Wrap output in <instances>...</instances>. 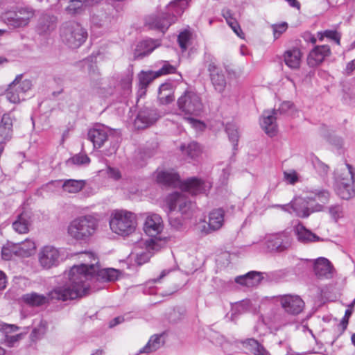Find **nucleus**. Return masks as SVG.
Masks as SVG:
<instances>
[{"mask_svg":"<svg viewBox=\"0 0 355 355\" xmlns=\"http://www.w3.org/2000/svg\"><path fill=\"white\" fill-rule=\"evenodd\" d=\"M71 282L72 288L69 287L67 284L59 286L49 291L46 295L37 293H27L23 295L22 298L25 303L32 306H40L49 302L67 301L79 298L84 291L83 288H76V284L80 280L82 276H78V269L74 268L71 271Z\"/></svg>","mask_w":355,"mask_h":355,"instance_id":"f257e3e1","label":"nucleus"},{"mask_svg":"<svg viewBox=\"0 0 355 355\" xmlns=\"http://www.w3.org/2000/svg\"><path fill=\"white\" fill-rule=\"evenodd\" d=\"M211 187L209 182L202 180L197 178L187 180L182 184L181 192H174L166 199V203L170 211L178 210L182 215H189L193 205L187 198L186 193L197 195L206 193Z\"/></svg>","mask_w":355,"mask_h":355,"instance_id":"f03ea898","label":"nucleus"},{"mask_svg":"<svg viewBox=\"0 0 355 355\" xmlns=\"http://www.w3.org/2000/svg\"><path fill=\"white\" fill-rule=\"evenodd\" d=\"M79 259L84 263L73 266L68 273V279L69 281L66 283L69 287L72 288V285H71V271L74 268L78 269V272L79 276H83L80 278V280H78L76 284V288H83L84 291L80 294V297H82L89 293L90 289V284L89 283V279H91L93 273L96 272V268L97 267L98 263V259L96 255L92 252H82L78 254Z\"/></svg>","mask_w":355,"mask_h":355,"instance_id":"7ed1b4c3","label":"nucleus"},{"mask_svg":"<svg viewBox=\"0 0 355 355\" xmlns=\"http://www.w3.org/2000/svg\"><path fill=\"white\" fill-rule=\"evenodd\" d=\"M189 5V0H173L168 4L164 12L152 17L148 24L151 28L164 33L184 13Z\"/></svg>","mask_w":355,"mask_h":355,"instance_id":"20e7f679","label":"nucleus"},{"mask_svg":"<svg viewBox=\"0 0 355 355\" xmlns=\"http://www.w3.org/2000/svg\"><path fill=\"white\" fill-rule=\"evenodd\" d=\"M98 220L92 215H85L73 219L68 226V233L76 241H87L96 232Z\"/></svg>","mask_w":355,"mask_h":355,"instance_id":"39448f33","label":"nucleus"},{"mask_svg":"<svg viewBox=\"0 0 355 355\" xmlns=\"http://www.w3.org/2000/svg\"><path fill=\"white\" fill-rule=\"evenodd\" d=\"M164 230V223L162 217L157 214H149L146 218L144 224L145 233L152 237L146 241V248L148 250H160L166 243V237H162L160 234Z\"/></svg>","mask_w":355,"mask_h":355,"instance_id":"423d86ee","label":"nucleus"},{"mask_svg":"<svg viewBox=\"0 0 355 355\" xmlns=\"http://www.w3.org/2000/svg\"><path fill=\"white\" fill-rule=\"evenodd\" d=\"M110 226L115 234L122 236H129L136 230V215L127 210H114L110 216Z\"/></svg>","mask_w":355,"mask_h":355,"instance_id":"0eeeda50","label":"nucleus"},{"mask_svg":"<svg viewBox=\"0 0 355 355\" xmlns=\"http://www.w3.org/2000/svg\"><path fill=\"white\" fill-rule=\"evenodd\" d=\"M61 37L69 48L75 49L85 42L87 33L79 23L69 21L64 24L62 27Z\"/></svg>","mask_w":355,"mask_h":355,"instance_id":"6e6552de","label":"nucleus"},{"mask_svg":"<svg viewBox=\"0 0 355 355\" xmlns=\"http://www.w3.org/2000/svg\"><path fill=\"white\" fill-rule=\"evenodd\" d=\"M34 15L35 11L30 7H16L3 12L1 17L7 26L17 28L26 26Z\"/></svg>","mask_w":355,"mask_h":355,"instance_id":"1a4fd4ad","label":"nucleus"},{"mask_svg":"<svg viewBox=\"0 0 355 355\" xmlns=\"http://www.w3.org/2000/svg\"><path fill=\"white\" fill-rule=\"evenodd\" d=\"M178 109L185 115L198 116L203 111V103L200 95L191 90L185 91L178 99Z\"/></svg>","mask_w":355,"mask_h":355,"instance_id":"9d476101","label":"nucleus"},{"mask_svg":"<svg viewBox=\"0 0 355 355\" xmlns=\"http://www.w3.org/2000/svg\"><path fill=\"white\" fill-rule=\"evenodd\" d=\"M32 81L23 79V75H17L15 80L8 85L5 95L6 99L12 103H19L26 99V94L32 88Z\"/></svg>","mask_w":355,"mask_h":355,"instance_id":"9b49d317","label":"nucleus"},{"mask_svg":"<svg viewBox=\"0 0 355 355\" xmlns=\"http://www.w3.org/2000/svg\"><path fill=\"white\" fill-rule=\"evenodd\" d=\"M294 110V105L289 101L283 102L278 110H266L262 114L261 125L265 132L269 136L275 135L277 132L276 119L277 115L291 114Z\"/></svg>","mask_w":355,"mask_h":355,"instance_id":"f8f14e48","label":"nucleus"},{"mask_svg":"<svg viewBox=\"0 0 355 355\" xmlns=\"http://www.w3.org/2000/svg\"><path fill=\"white\" fill-rule=\"evenodd\" d=\"M115 130L103 124H96L88 132V139L93 143L94 148H101L104 143L112 139Z\"/></svg>","mask_w":355,"mask_h":355,"instance_id":"ddd939ff","label":"nucleus"},{"mask_svg":"<svg viewBox=\"0 0 355 355\" xmlns=\"http://www.w3.org/2000/svg\"><path fill=\"white\" fill-rule=\"evenodd\" d=\"M277 301L280 303L284 311L290 315L300 314L304 309V302L297 295H283L277 297Z\"/></svg>","mask_w":355,"mask_h":355,"instance_id":"4468645a","label":"nucleus"},{"mask_svg":"<svg viewBox=\"0 0 355 355\" xmlns=\"http://www.w3.org/2000/svg\"><path fill=\"white\" fill-rule=\"evenodd\" d=\"M38 259L42 268L46 269L51 268L59 264L61 260L60 252L53 246H44L40 250L38 254Z\"/></svg>","mask_w":355,"mask_h":355,"instance_id":"2eb2a0df","label":"nucleus"},{"mask_svg":"<svg viewBox=\"0 0 355 355\" xmlns=\"http://www.w3.org/2000/svg\"><path fill=\"white\" fill-rule=\"evenodd\" d=\"M346 167L347 168V178H343L338 182L336 192L341 198L348 200L355 194L353 187L354 174L351 165L346 164Z\"/></svg>","mask_w":355,"mask_h":355,"instance_id":"dca6fc26","label":"nucleus"},{"mask_svg":"<svg viewBox=\"0 0 355 355\" xmlns=\"http://www.w3.org/2000/svg\"><path fill=\"white\" fill-rule=\"evenodd\" d=\"M313 272L319 279H330L335 277L336 272L331 261L324 257L313 260Z\"/></svg>","mask_w":355,"mask_h":355,"instance_id":"f3484780","label":"nucleus"},{"mask_svg":"<svg viewBox=\"0 0 355 355\" xmlns=\"http://www.w3.org/2000/svg\"><path fill=\"white\" fill-rule=\"evenodd\" d=\"M267 249L272 252H282L291 246L289 237L284 233L268 235L266 239Z\"/></svg>","mask_w":355,"mask_h":355,"instance_id":"a211bd4d","label":"nucleus"},{"mask_svg":"<svg viewBox=\"0 0 355 355\" xmlns=\"http://www.w3.org/2000/svg\"><path fill=\"white\" fill-rule=\"evenodd\" d=\"M159 118V114L156 109L144 107L138 112L134 125L137 129H144L155 123Z\"/></svg>","mask_w":355,"mask_h":355,"instance_id":"6ab92c4d","label":"nucleus"},{"mask_svg":"<svg viewBox=\"0 0 355 355\" xmlns=\"http://www.w3.org/2000/svg\"><path fill=\"white\" fill-rule=\"evenodd\" d=\"M96 272L93 273V276L91 279H89L90 284L91 290H96L94 286H92V283L99 282H114L118 279L121 275V271L113 268H107L100 269L99 266L96 268Z\"/></svg>","mask_w":355,"mask_h":355,"instance_id":"aec40b11","label":"nucleus"},{"mask_svg":"<svg viewBox=\"0 0 355 355\" xmlns=\"http://www.w3.org/2000/svg\"><path fill=\"white\" fill-rule=\"evenodd\" d=\"M211 82L214 89L218 92H223L226 87V79L223 70L218 67L216 61L211 60L207 64Z\"/></svg>","mask_w":355,"mask_h":355,"instance_id":"412c9836","label":"nucleus"},{"mask_svg":"<svg viewBox=\"0 0 355 355\" xmlns=\"http://www.w3.org/2000/svg\"><path fill=\"white\" fill-rule=\"evenodd\" d=\"M275 207H281L283 210L290 213L295 212L296 216L302 218L308 217L311 211L308 207V203L305 199L302 198H295L291 205H275Z\"/></svg>","mask_w":355,"mask_h":355,"instance_id":"4be33fe9","label":"nucleus"},{"mask_svg":"<svg viewBox=\"0 0 355 355\" xmlns=\"http://www.w3.org/2000/svg\"><path fill=\"white\" fill-rule=\"evenodd\" d=\"M331 54V49L328 45L315 46L309 53L307 64L314 67L321 64L325 58Z\"/></svg>","mask_w":355,"mask_h":355,"instance_id":"5701e85b","label":"nucleus"},{"mask_svg":"<svg viewBox=\"0 0 355 355\" xmlns=\"http://www.w3.org/2000/svg\"><path fill=\"white\" fill-rule=\"evenodd\" d=\"M113 19V15L110 12V9L102 8L93 12L90 16V20L92 26L96 28H103L108 26Z\"/></svg>","mask_w":355,"mask_h":355,"instance_id":"b1692460","label":"nucleus"},{"mask_svg":"<svg viewBox=\"0 0 355 355\" xmlns=\"http://www.w3.org/2000/svg\"><path fill=\"white\" fill-rule=\"evenodd\" d=\"M160 45L158 40L147 39L139 42L135 51V58H141L149 53Z\"/></svg>","mask_w":355,"mask_h":355,"instance_id":"393cba45","label":"nucleus"},{"mask_svg":"<svg viewBox=\"0 0 355 355\" xmlns=\"http://www.w3.org/2000/svg\"><path fill=\"white\" fill-rule=\"evenodd\" d=\"M31 223V214L27 211H23L17 216V218L12 222V226L16 232L26 234L29 231Z\"/></svg>","mask_w":355,"mask_h":355,"instance_id":"a878e982","label":"nucleus"},{"mask_svg":"<svg viewBox=\"0 0 355 355\" xmlns=\"http://www.w3.org/2000/svg\"><path fill=\"white\" fill-rule=\"evenodd\" d=\"M295 234L297 240L303 243L323 241L322 239L311 232L300 223L295 227Z\"/></svg>","mask_w":355,"mask_h":355,"instance_id":"bb28decb","label":"nucleus"},{"mask_svg":"<svg viewBox=\"0 0 355 355\" xmlns=\"http://www.w3.org/2000/svg\"><path fill=\"white\" fill-rule=\"evenodd\" d=\"M262 279V273L250 271L245 275L236 277L235 282L247 287H254L257 286Z\"/></svg>","mask_w":355,"mask_h":355,"instance_id":"cd10ccee","label":"nucleus"},{"mask_svg":"<svg viewBox=\"0 0 355 355\" xmlns=\"http://www.w3.org/2000/svg\"><path fill=\"white\" fill-rule=\"evenodd\" d=\"M57 19L53 15L44 14L40 16L37 25V31L44 34L53 31L56 27Z\"/></svg>","mask_w":355,"mask_h":355,"instance_id":"c85d7f7f","label":"nucleus"},{"mask_svg":"<svg viewBox=\"0 0 355 355\" xmlns=\"http://www.w3.org/2000/svg\"><path fill=\"white\" fill-rule=\"evenodd\" d=\"M224 216L225 211L223 209L218 208L212 210L209 214L207 233L219 230L224 223Z\"/></svg>","mask_w":355,"mask_h":355,"instance_id":"c756f323","label":"nucleus"},{"mask_svg":"<svg viewBox=\"0 0 355 355\" xmlns=\"http://www.w3.org/2000/svg\"><path fill=\"white\" fill-rule=\"evenodd\" d=\"M302 53L299 49L287 50L284 55L285 64L291 69H298L300 65Z\"/></svg>","mask_w":355,"mask_h":355,"instance_id":"7c9ffc66","label":"nucleus"},{"mask_svg":"<svg viewBox=\"0 0 355 355\" xmlns=\"http://www.w3.org/2000/svg\"><path fill=\"white\" fill-rule=\"evenodd\" d=\"M60 182H62L63 191L68 193H77L86 185V181L83 180L67 179Z\"/></svg>","mask_w":355,"mask_h":355,"instance_id":"2f4dec72","label":"nucleus"},{"mask_svg":"<svg viewBox=\"0 0 355 355\" xmlns=\"http://www.w3.org/2000/svg\"><path fill=\"white\" fill-rule=\"evenodd\" d=\"M158 99L162 104H168L174 100L171 83L162 84L158 90Z\"/></svg>","mask_w":355,"mask_h":355,"instance_id":"473e14b6","label":"nucleus"},{"mask_svg":"<svg viewBox=\"0 0 355 355\" xmlns=\"http://www.w3.org/2000/svg\"><path fill=\"white\" fill-rule=\"evenodd\" d=\"M307 199L316 202L320 207L329 202L330 193L324 189H317L309 192Z\"/></svg>","mask_w":355,"mask_h":355,"instance_id":"72a5a7b5","label":"nucleus"},{"mask_svg":"<svg viewBox=\"0 0 355 355\" xmlns=\"http://www.w3.org/2000/svg\"><path fill=\"white\" fill-rule=\"evenodd\" d=\"M179 178V175L173 171H160L157 173V181L165 185L175 184Z\"/></svg>","mask_w":355,"mask_h":355,"instance_id":"f704fd0d","label":"nucleus"},{"mask_svg":"<svg viewBox=\"0 0 355 355\" xmlns=\"http://www.w3.org/2000/svg\"><path fill=\"white\" fill-rule=\"evenodd\" d=\"M19 257H29L36 248L35 242L31 239H26L23 242L15 243Z\"/></svg>","mask_w":355,"mask_h":355,"instance_id":"c9c22d12","label":"nucleus"},{"mask_svg":"<svg viewBox=\"0 0 355 355\" xmlns=\"http://www.w3.org/2000/svg\"><path fill=\"white\" fill-rule=\"evenodd\" d=\"M156 78H157V76L155 72L153 71H141L139 74V92L141 96L145 94L146 87Z\"/></svg>","mask_w":355,"mask_h":355,"instance_id":"e433bc0d","label":"nucleus"},{"mask_svg":"<svg viewBox=\"0 0 355 355\" xmlns=\"http://www.w3.org/2000/svg\"><path fill=\"white\" fill-rule=\"evenodd\" d=\"M180 149L182 153L190 159H195L201 153V148L199 144L194 141L191 142L187 145H182Z\"/></svg>","mask_w":355,"mask_h":355,"instance_id":"4c0bfd02","label":"nucleus"},{"mask_svg":"<svg viewBox=\"0 0 355 355\" xmlns=\"http://www.w3.org/2000/svg\"><path fill=\"white\" fill-rule=\"evenodd\" d=\"M161 346V336L155 334L150 338L146 345L139 350V353H151L160 348Z\"/></svg>","mask_w":355,"mask_h":355,"instance_id":"58836bf2","label":"nucleus"},{"mask_svg":"<svg viewBox=\"0 0 355 355\" xmlns=\"http://www.w3.org/2000/svg\"><path fill=\"white\" fill-rule=\"evenodd\" d=\"M2 258L5 260H10L13 255L18 256L16 245L14 243H8L2 248Z\"/></svg>","mask_w":355,"mask_h":355,"instance_id":"ea45409f","label":"nucleus"},{"mask_svg":"<svg viewBox=\"0 0 355 355\" xmlns=\"http://www.w3.org/2000/svg\"><path fill=\"white\" fill-rule=\"evenodd\" d=\"M84 6V0H70L66 8V11L71 15L78 14Z\"/></svg>","mask_w":355,"mask_h":355,"instance_id":"a19ab883","label":"nucleus"},{"mask_svg":"<svg viewBox=\"0 0 355 355\" xmlns=\"http://www.w3.org/2000/svg\"><path fill=\"white\" fill-rule=\"evenodd\" d=\"M90 163L89 157L85 154H76L67 161V164L77 166L88 165Z\"/></svg>","mask_w":355,"mask_h":355,"instance_id":"79ce46f5","label":"nucleus"},{"mask_svg":"<svg viewBox=\"0 0 355 355\" xmlns=\"http://www.w3.org/2000/svg\"><path fill=\"white\" fill-rule=\"evenodd\" d=\"M225 131L228 135L230 141L235 147L237 145L239 140V132L235 124L227 123L225 127Z\"/></svg>","mask_w":355,"mask_h":355,"instance_id":"37998d69","label":"nucleus"},{"mask_svg":"<svg viewBox=\"0 0 355 355\" xmlns=\"http://www.w3.org/2000/svg\"><path fill=\"white\" fill-rule=\"evenodd\" d=\"M162 67L159 70L155 71L157 77L175 73L176 68L171 65L168 61H162Z\"/></svg>","mask_w":355,"mask_h":355,"instance_id":"c03bdc74","label":"nucleus"},{"mask_svg":"<svg viewBox=\"0 0 355 355\" xmlns=\"http://www.w3.org/2000/svg\"><path fill=\"white\" fill-rule=\"evenodd\" d=\"M312 164L319 175L323 176L327 174L329 166L321 162L318 157L312 159Z\"/></svg>","mask_w":355,"mask_h":355,"instance_id":"a18cd8bd","label":"nucleus"},{"mask_svg":"<svg viewBox=\"0 0 355 355\" xmlns=\"http://www.w3.org/2000/svg\"><path fill=\"white\" fill-rule=\"evenodd\" d=\"M248 301H242L235 304L232 308V318L245 312L248 309Z\"/></svg>","mask_w":355,"mask_h":355,"instance_id":"49530a36","label":"nucleus"},{"mask_svg":"<svg viewBox=\"0 0 355 355\" xmlns=\"http://www.w3.org/2000/svg\"><path fill=\"white\" fill-rule=\"evenodd\" d=\"M190 40V34L187 31L181 32L178 37V44L182 49V51H184L187 49V43Z\"/></svg>","mask_w":355,"mask_h":355,"instance_id":"de8ad7c7","label":"nucleus"},{"mask_svg":"<svg viewBox=\"0 0 355 355\" xmlns=\"http://www.w3.org/2000/svg\"><path fill=\"white\" fill-rule=\"evenodd\" d=\"M323 35L331 40L336 42V44H340L341 35L335 30H326L323 31Z\"/></svg>","mask_w":355,"mask_h":355,"instance_id":"09e8293b","label":"nucleus"},{"mask_svg":"<svg viewBox=\"0 0 355 355\" xmlns=\"http://www.w3.org/2000/svg\"><path fill=\"white\" fill-rule=\"evenodd\" d=\"M287 24L283 22L280 24H276L272 26L273 35L275 38H278L287 29Z\"/></svg>","mask_w":355,"mask_h":355,"instance_id":"8fccbe9b","label":"nucleus"},{"mask_svg":"<svg viewBox=\"0 0 355 355\" xmlns=\"http://www.w3.org/2000/svg\"><path fill=\"white\" fill-rule=\"evenodd\" d=\"M0 329L3 333L6 335H11L12 333L17 331L19 327L15 324H0Z\"/></svg>","mask_w":355,"mask_h":355,"instance_id":"3c124183","label":"nucleus"},{"mask_svg":"<svg viewBox=\"0 0 355 355\" xmlns=\"http://www.w3.org/2000/svg\"><path fill=\"white\" fill-rule=\"evenodd\" d=\"M329 213L335 220L343 216V208L340 205H334L329 207Z\"/></svg>","mask_w":355,"mask_h":355,"instance_id":"603ef678","label":"nucleus"},{"mask_svg":"<svg viewBox=\"0 0 355 355\" xmlns=\"http://www.w3.org/2000/svg\"><path fill=\"white\" fill-rule=\"evenodd\" d=\"M146 250L147 252H143L139 254H137V261L139 265L148 261L150 257V254L153 253L154 251H158L159 250L154 249L148 250V249L146 248Z\"/></svg>","mask_w":355,"mask_h":355,"instance_id":"864d4df0","label":"nucleus"},{"mask_svg":"<svg viewBox=\"0 0 355 355\" xmlns=\"http://www.w3.org/2000/svg\"><path fill=\"white\" fill-rule=\"evenodd\" d=\"M241 343L245 347L248 348L252 352L259 345V343L254 338H248L242 341Z\"/></svg>","mask_w":355,"mask_h":355,"instance_id":"5fc2aeb1","label":"nucleus"},{"mask_svg":"<svg viewBox=\"0 0 355 355\" xmlns=\"http://www.w3.org/2000/svg\"><path fill=\"white\" fill-rule=\"evenodd\" d=\"M5 336V340L8 346L12 347L16 342L21 338L22 334H17L15 335H6Z\"/></svg>","mask_w":355,"mask_h":355,"instance_id":"6e6d98bb","label":"nucleus"},{"mask_svg":"<svg viewBox=\"0 0 355 355\" xmlns=\"http://www.w3.org/2000/svg\"><path fill=\"white\" fill-rule=\"evenodd\" d=\"M228 25L231 27L233 31L241 38H243L244 33H243L239 24L236 21L228 24Z\"/></svg>","mask_w":355,"mask_h":355,"instance_id":"4d7b16f0","label":"nucleus"},{"mask_svg":"<svg viewBox=\"0 0 355 355\" xmlns=\"http://www.w3.org/2000/svg\"><path fill=\"white\" fill-rule=\"evenodd\" d=\"M107 174L110 178H113L115 180H119L121 177V172L119 171V170L112 167H108Z\"/></svg>","mask_w":355,"mask_h":355,"instance_id":"13d9d810","label":"nucleus"},{"mask_svg":"<svg viewBox=\"0 0 355 355\" xmlns=\"http://www.w3.org/2000/svg\"><path fill=\"white\" fill-rule=\"evenodd\" d=\"M222 15L225 19L227 24L236 21L235 18L233 17L232 11L228 8H225L222 10Z\"/></svg>","mask_w":355,"mask_h":355,"instance_id":"bf43d9fd","label":"nucleus"},{"mask_svg":"<svg viewBox=\"0 0 355 355\" xmlns=\"http://www.w3.org/2000/svg\"><path fill=\"white\" fill-rule=\"evenodd\" d=\"M47 328V322L46 321L42 320L40 322V326L39 328H35L33 330L32 334L35 335L37 333H39L40 334H44L46 331V329Z\"/></svg>","mask_w":355,"mask_h":355,"instance_id":"052dcab7","label":"nucleus"},{"mask_svg":"<svg viewBox=\"0 0 355 355\" xmlns=\"http://www.w3.org/2000/svg\"><path fill=\"white\" fill-rule=\"evenodd\" d=\"M170 224L176 230L180 229L183 225V222L181 219L178 218H170Z\"/></svg>","mask_w":355,"mask_h":355,"instance_id":"680f3d73","label":"nucleus"},{"mask_svg":"<svg viewBox=\"0 0 355 355\" xmlns=\"http://www.w3.org/2000/svg\"><path fill=\"white\" fill-rule=\"evenodd\" d=\"M84 64L85 65H87L89 73H92L93 75H95L96 73L98 74L96 64L93 63H89L88 60H84Z\"/></svg>","mask_w":355,"mask_h":355,"instance_id":"e2e57ef3","label":"nucleus"},{"mask_svg":"<svg viewBox=\"0 0 355 355\" xmlns=\"http://www.w3.org/2000/svg\"><path fill=\"white\" fill-rule=\"evenodd\" d=\"M117 148H118L117 144L113 143L112 141L110 147L104 151V155L106 156H111L112 154L116 153Z\"/></svg>","mask_w":355,"mask_h":355,"instance_id":"0e129e2a","label":"nucleus"},{"mask_svg":"<svg viewBox=\"0 0 355 355\" xmlns=\"http://www.w3.org/2000/svg\"><path fill=\"white\" fill-rule=\"evenodd\" d=\"M286 180L291 184H295L297 181V177L295 173H284Z\"/></svg>","mask_w":355,"mask_h":355,"instance_id":"69168bd1","label":"nucleus"},{"mask_svg":"<svg viewBox=\"0 0 355 355\" xmlns=\"http://www.w3.org/2000/svg\"><path fill=\"white\" fill-rule=\"evenodd\" d=\"M252 353L255 355H269L268 352L260 343L256 348H254Z\"/></svg>","mask_w":355,"mask_h":355,"instance_id":"338daca9","label":"nucleus"},{"mask_svg":"<svg viewBox=\"0 0 355 355\" xmlns=\"http://www.w3.org/2000/svg\"><path fill=\"white\" fill-rule=\"evenodd\" d=\"M355 70V60L349 62L345 69V73L347 75H350Z\"/></svg>","mask_w":355,"mask_h":355,"instance_id":"774afa93","label":"nucleus"}]
</instances>
